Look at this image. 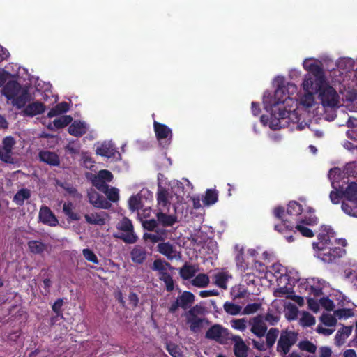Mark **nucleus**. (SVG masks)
Instances as JSON below:
<instances>
[{"instance_id": "1", "label": "nucleus", "mask_w": 357, "mask_h": 357, "mask_svg": "<svg viewBox=\"0 0 357 357\" xmlns=\"http://www.w3.org/2000/svg\"><path fill=\"white\" fill-rule=\"evenodd\" d=\"M162 177V174H158L157 202L160 211L157 213V220L163 226H172L177 221V218L174 215H167L164 211L168 209L171 204L174 205L181 202L185 194V185L188 190H191L192 186L188 179H183V181H172L168 186L165 187L163 186Z\"/></svg>"}, {"instance_id": "2", "label": "nucleus", "mask_w": 357, "mask_h": 357, "mask_svg": "<svg viewBox=\"0 0 357 357\" xmlns=\"http://www.w3.org/2000/svg\"><path fill=\"white\" fill-rule=\"evenodd\" d=\"M293 102L286 91H266L263 103L264 109L271 112V120L268 126L271 129H279L281 127L280 119L289 118L294 113V111L289 108Z\"/></svg>"}, {"instance_id": "3", "label": "nucleus", "mask_w": 357, "mask_h": 357, "mask_svg": "<svg viewBox=\"0 0 357 357\" xmlns=\"http://www.w3.org/2000/svg\"><path fill=\"white\" fill-rule=\"evenodd\" d=\"M317 238L318 241L313 243L312 246L316 251L315 255L321 261L330 263L344 254L345 250L337 245L345 246L346 241L335 238V232L331 227L322 226Z\"/></svg>"}, {"instance_id": "4", "label": "nucleus", "mask_w": 357, "mask_h": 357, "mask_svg": "<svg viewBox=\"0 0 357 357\" xmlns=\"http://www.w3.org/2000/svg\"><path fill=\"white\" fill-rule=\"evenodd\" d=\"M312 59H305L303 67L307 73L302 79L301 89H333L329 86L325 70L321 63L312 62Z\"/></svg>"}, {"instance_id": "5", "label": "nucleus", "mask_w": 357, "mask_h": 357, "mask_svg": "<svg viewBox=\"0 0 357 357\" xmlns=\"http://www.w3.org/2000/svg\"><path fill=\"white\" fill-rule=\"evenodd\" d=\"M324 108L357 105V91H315Z\"/></svg>"}, {"instance_id": "6", "label": "nucleus", "mask_w": 357, "mask_h": 357, "mask_svg": "<svg viewBox=\"0 0 357 357\" xmlns=\"http://www.w3.org/2000/svg\"><path fill=\"white\" fill-rule=\"evenodd\" d=\"M267 274L273 275L277 280L278 285L284 284L287 280L291 282H297L299 280V275L295 271H288L286 267L279 263L273 264Z\"/></svg>"}, {"instance_id": "7", "label": "nucleus", "mask_w": 357, "mask_h": 357, "mask_svg": "<svg viewBox=\"0 0 357 357\" xmlns=\"http://www.w3.org/2000/svg\"><path fill=\"white\" fill-rule=\"evenodd\" d=\"M8 103L17 109L23 107L30 100L28 91H1Z\"/></svg>"}, {"instance_id": "8", "label": "nucleus", "mask_w": 357, "mask_h": 357, "mask_svg": "<svg viewBox=\"0 0 357 357\" xmlns=\"http://www.w3.org/2000/svg\"><path fill=\"white\" fill-rule=\"evenodd\" d=\"M119 230L116 237L121 238L128 243H134L137 241V237L134 233L133 225L130 220L123 218L117 225Z\"/></svg>"}, {"instance_id": "9", "label": "nucleus", "mask_w": 357, "mask_h": 357, "mask_svg": "<svg viewBox=\"0 0 357 357\" xmlns=\"http://www.w3.org/2000/svg\"><path fill=\"white\" fill-rule=\"evenodd\" d=\"M296 340L297 335L294 331H282L277 344L278 351L282 356H286Z\"/></svg>"}, {"instance_id": "10", "label": "nucleus", "mask_w": 357, "mask_h": 357, "mask_svg": "<svg viewBox=\"0 0 357 357\" xmlns=\"http://www.w3.org/2000/svg\"><path fill=\"white\" fill-rule=\"evenodd\" d=\"M306 211L310 214L309 217L305 216L304 218L301 219L296 225V229L299 231L303 236L312 237L314 233L311 229L306 227L305 225H314L318 223L317 218L313 214L314 210L308 206L306 208Z\"/></svg>"}, {"instance_id": "11", "label": "nucleus", "mask_w": 357, "mask_h": 357, "mask_svg": "<svg viewBox=\"0 0 357 357\" xmlns=\"http://www.w3.org/2000/svg\"><path fill=\"white\" fill-rule=\"evenodd\" d=\"M15 140L10 136L6 137L0 145V160L6 163L13 164L16 160L13 156Z\"/></svg>"}, {"instance_id": "12", "label": "nucleus", "mask_w": 357, "mask_h": 357, "mask_svg": "<svg viewBox=\"0 0 357 357\" xmlns=\"http://www.w3.org/2000/svg\"><path fill=\"white\" fill-rule=\"evenodd\" d=\"M153 193L147 188H142L139 193L131 196L128 200L129 208L132 211L142 208L145 202L153 199Z\"/></svg>"}, {"instance_id": "13", "label": "nucleus", "mask_w": 357, "mask_h": 357, "mask_svg": "<svg viewBox=\"0 0 357 357\" xmlns=\"http://www.w3.org/2000/svg\"><path fill=\"white\" fill-rule=\"evenodd\" d=\"M317 92L315 91H299L296 101L298 107L310 109L318 105L317 101Z\"/></svg>"}, {"instance_id": "14", "label": "nucleus", "mask_w": 357, "mask_h": 357, "mask_svg": "<svg viewBox=\"0 0 357 357\" xmlns=\"http://www.w3.org/2000/svg\"><path fill=\"white\" fill-rule=\"evenodd\" d=\"M266 321H270L268 315L266 318L262 315L250 318L248 321L250 331L258 337H264L267 331Z\"/></svg>"}, {"instance_id": "15", "label": "nucleus", "mask_w": 357, "mask_h": 357, "mask_svg": "<svg viewBox=\"0 0 357 357\" xmlns=\"http://www.w3.org/2000/svg\"><path fill=\"white\" fill-rule=\"evenodd\" d=\"M195 301V296L190 291H185L178 296L176 301L169 306V312L171 313L176 312L179 307L184 310L190 307Z\"/></svg>"}, {"instance_id": "16", "label": "nucleus", "mask_w": 357, "mask_h": 357, "mask_svg": "<svg viewBox=\"0 0 357 357\" xmlns=\"http://www.w3.org/2000/svg\"><path fill=\"white\" fill-rule=\"evenodd\" d=\"M296 282H291L287 280L284 284L278 285V287L275 289L273 294L275 297H286L287 298H292L297 302L299 305L303 303V298L294 295L293 286Z\"/></svg>"}, {"instance_id": "17", "label": "nucleus", "mask_w": 357, "mask_h": 357, "mask_svg": "<svg viewBox=\"0 0 357 357\" xmlns=\"http://www.w3.org/2000/svg\"><path fill=\"white\" fill-rule=\"evenodd\" d=\"M153 128L157 139L160 144L169 145L172 139V132L167 126L153 121Z\"/></svg>"}, {"instance_id": "18", "label": "nucleus", "mask_w": 357, "mask_h": 357, "mask_svg": "<svg viewBox=\"0 0 357 357\" xmlns=\"http://www.w3.org/2000/svg\"><path fill=\"white\" fill-rule=\"evenodd\" d=\"M234 255L236 266L240 271L245 272L250 269L249 257L245 253L244 247L243 245H235Z\"/></svg>"}, {"instance_id": "19", "label": "nucleus", "mask_w": 357, "mask_h": 357, "mask_svg": "<svg viewBox=\"0 0 357 357\" xmlns=\"http://www.w3.org/2000/svg\"><path fill=\"white\" fill-rule=\"evenodd\" d=\"M96 153L106 157L113 158L115 160H121V154L116 150L114 144L111 141H105L96 148Z\"/></svg>"}, {"instance_id": "20", "label": "nucleus", "mask_w": 357, "mask_h": 357, "mask_svg": "<svg viewBox=\"0 0 357 357\" xmlns=\"http://www.w3.org/2000/svg\"><path fill=\"white\" fill-rule=\"evenodd\" d=\"M202 308L196 305L192 307L186 314V319L190 325V328L193 332H197L200 330L202 324V319L197 316L199 313Z\"/></svg>"}, {"instance_id": "21", "label": "nucleus", "mask_w": 357, "mask_h": 357, "mask_svg": "<svg viewBox=\"0 0 357 357\" xmlns=\"http://www.w3.org/2000/svg\"><path fill=\"white\" fill-rule=\"evenodd\" d=\"M38 218L40 222L50 227H56L59 225L58 219L47 206H42L40 207Z\"/></svg>"}, {"instance_id": "22", "label": "nucleus", "mask_w": 357, "mask_h": 357, "mask_svg": "<svg viewBox=\"0 0 357 357\" xmlns=\"http://www.w3.org/2000/svg\"><path fill=\"white\" fill-rule=\"evenodd\" d=\"M158 250L170 260L180 259L181 258L180 251H178L174 245L168 242L159 243L158 245Z\"/></svg>"}, {"instance_id": "23", "label": "nucleus", "mask_w": 357, "mask_h": 357, "mask_svg": "<svg viewBox=\"0 0 357 357\" xmlns=\"http://www.w3.org/2000/svg\"><path fill=\"white\" fill-rule=\"evenodd\" d=\"M84 218L89 224L98 226L104 225L109 221V215L105 211L89 213Z\"/></svg>"}, {"instance_id": "24", "label": "nucleus", "mask_w": 357, "mask_h": 357, "mask_svg": "<svg viewBox=\"0 0 357 357\" xmlns=\"http://www.w3.org/2000/svg\"><path fill=\"white\" fill-rule=\"evenodd\" d=\"M88 197L89 202L95 207L109 208L111 206V204L104 197L100 196L94 189H91L88 191Z\"/></svg>"}, {"instance_id": "25", "label": "nucleus", "mask_w": 357, "mask_h": 357, "mask_svg": "<svg viewBox=\"0 0 357 357\" xmlns=\"http://www.w3.org/2000/svg\"><path fill=\"white\" fill-rule=\"evenodd\" d=\"M331 81H329L328 88H338V89H347L346 85L344 82V73L339 69L333 70L330 73Z\"/></svg>"}, {"instance_id": "26", "label": "nucleus", "mask_w": 357, "mask_h": 357, "mask_svg": "<svg viewBox=\"0 0 357 357\" xmlns=\"http://www.w3.org/2000/svg\"><path fill=\"white\" fill-rule=\"evenodd\" d=\"M272 86L274 89H298L297 85L289 81L282 75H277L272 81Z\"/></svg>"}, {"instance_id": "27", "label": "nucleus", "mask_w": 357, "mask_h": 357, "mask_svg": "<svg viewBox=\"0 0 357 357\" xmlns=\"http://www.w3.org/2000/svg\"><path fill=\"white\" fill-rule=\"evenodd\" d=\"M88 129L89 126L84 121H75L68 127V132L71 135H74L75 137H80L85 134Z\"/></svg>"}, {"instance_id": "28", "label": "nucleus", "mask_w": 357, "mask_h": 357, "mask_svg": "<svg viewBox=\"0 0 357 357\" xmlns=\"http://www.w3.org/2000/svg\"><path fill=\"white\" fill-rule=\"evenodd\" d=\"M231 278V275L227 271H221L214 274L213 280L217 287L226 289L227 288V282Z\"/></svg>"}, {"instance_id": "29", "label": "nucleus", "mask_w": 357, "mask_h": 357, "mask_svg": "<svg viewBox=\"0 0 357 357\" xmlns=\"http://www.w3.org/2000/svg\"><path fill=\"white\" fill-rule=\"evenodd\" d=\"M352 328L351 326H344L337 332L335 336V343L337 346L340 347L345 343L346 340L351 333Z\"/></svg>"}, {"instance_id": "30", "label": "nucleus", "mask_w": 357, "mask_h": 357, "mask_svg": "<svg viewBox=\"0 0 357 357\" xmlns=\"http://www.w3.org/2000/svg\"><path fill=\"white\" fill-rule=\"evenodd\" d=\"M39 157L41 161L48 165L56 166L59 164V157L55 153L48 151H40Z\"/></svg>"}, {"instance_id": "31", "label": "nucleus", "mask_w": 357, "mask_h": 357, "mask_svg": "<svg viewBox=\"0 0 357 357\" xmlns=\"http://www.w3.org/2000/svg\"><path fill=\"white\" fill-rule=\"evenodd\" d=\"M235 341L234 350L236 356L246 357L248 354V347L239 336L234 337Z\"/></svg>"}, {"instance_id": "32", "label": "nucleus", "mask_w": 357, "mask_h": 357, "mask_svg": "<svg viewBox=\"0 0 357 357\" xmlns=\"http://www.w3.org/2000/svg\"><path fill=\"white\" fill-rule=\"evenodd\" d=\"M226 330L222 327L215 325L208 330L206 336L207 338L220 341L225 336Z\"/></svg>"}, {"instance_id": "33", "label": "nucleus", "mask_w": 357, "mask_h": 357, "mask_svg": "<svg viewBox=\"0 0 357 357\" xmlns=\"http://www.w3.org/2000/svg\"><path fill=\"white\" fill-rule=\"evenodd\" d=\"M307 282V284L310 287L312 292L317 296L321 294V291L326 285V282L319 278H313L308 279Z\"/></svg>"}, {"instance_id": "34", "label": "nucleus", "mask_w": 357, "mask_h": 357, "mask_svg": "<svg viewBox=\"0 0 357 357\" xmlns=\"http://www.w3.org/2000/svg\"><path fill=\"white\" fill-rule=\"evenodd\" d=\"M45 111V107L42 103L33 102L29 105L23 111V113L26 116H36L40 114Z\"/></svg>"}, {"instance_id": "35", "label": "nucleus", "mask_w": 357, "mask_h": 357, "mask_svg": "<svg viewBox=\"0 0 357 357\" xmlns=\"http://www.w3.org/2000/svg\"><path fill=\"white\" fill-rule=\"evenodd\" d=\"M342 195L350 202H357V184L356 183H349L342 192Z\"/></svg>"}, {"instance_id": "36", "label": "nucleus", "mask_w": 357, "mask_h": 357, "mask_svg": "<svg viewBox=\"0 0 357 357\" xmlns=\"http://www.w3.org/2000/svg\"><path fill=\"white\" fill-rule=\"evenodd\" d=\"M132 260L137 264H142L146 258V250L139 246H135L130 253Z\"/></svg>"}, {"instance_id": "37", "label": "nucleus", "mask_w": 357, "mask_h": 357, "mask_svg": "<svg viewBox=\"0 0 357 357\" xmlns=\"http://www.w3.org/2000/svg\"><path fill=\"white\" fill-rule=\"evenodd\" d=\"M198 267L195 265L185 264L179 271V273L185 280H188L193 278L198 272Z\"/></svg>"}, {"instance_id": "38", "label": "nucleus", "mask_w": 357, "mask_h": 357, "mask_svg": "<svg viewBox=\"0 0 357 357\" xmlns=\"http://www.w3.org/2000/svg\"><path fill=\"white\" fill-rule=\"evenodd\" d=\"M18 77L10 73V77L5 82V86L3 89H29L30 86H24L22 87L17 80Z\"/></svg>"}, {"instance_id": "39", "label": "nucleus", "mask_w": 357, "mask_h": 357, "mask_svg": "<svg viewBox=\"0 0 357 357\" xmlns=\"http://www.w3.org/2000/svg\"><path fill=\"white\" fill-rule=\"evenodd\" d=\"M68 110L69 105L66 102H62L59 104H57L54 107L52 108L49 111L47 116L50 118L57 116L67 112Z\"/></svg>"}, {"instance_id": "40", "label": "nucleus", "mask_w": 357, "mask_h": 357, "mask_svg": "<svg viewBox=\"0 0 357 357\" xmlns=\"http://www.w3.org/2000/svg\"><path fill=\"white\" fill-rule=\"evenodd\" d=\"M31 197V191L26 188H22L17 192L13 197V202L21 206L24 203L25 200H27Z\"/></svg>"}, {"instance_id": "41", "label": "nucleus", "mask_w": 357, "mask_h": 357, "mask_svg": "<svg viewBox=\"0 0 357 357\" xmlns=\"http://www.w3.org/2000/svg\"><path fill=\"white\" fill-rule=\"evenodd\" d=\"M209 282V277L206 274L199 273L192 278L190 283L196 287L204 288L208 284Z\"/></svg>"}, {"instance_id": "42", "label": "nucleus", "mask_w": 357, "mask_h": 357, "mask_svg": "<svg viewBox=\"0 0 357 357\" xmlns=\"http://www.w3.org/2000/svg\"><path fill=\"white\" fill-rule=\"evenodd\" d=\"M298 308L297 307L291 302L285 303L284 304V313L285 317L289 320H294L298 316Z\"/></svg>"}, {"instance_id": "43", "label": "nucleus", "mask_w": 357, "mask_h": 357, "mask_svg": "<svg viewBox=\"0 0 357 357\" xmlns=\"http://www.w3.org/2000/svg\"><path fill=\"white\" fill-rule=\"evenodd\" d=\"M225 312L231 315L242 314V307L232 302L227 301L223 305Z\"/></svg>"}, {"instance_id": "44", "label": "nucleus", "mask_w": 357, "mask_h": 357, "mask_svg": "<svg viewBox=\"0 0 357 357\" xmlns=\"http://www.w3.org/2000/svg\"><path fill=\"white\" fill-rule=\"evenodd\" d=\"M218 192L216 190H208L202 199L205 206H211L218 201Z\"/></svg>"}, {"instance_id": "45", "label": "nucleus", "mask_w": 357, "mask_h": 357, "mask_svg": "<svg viewBox=\"0 0 357 357\" xmlns=\"http://www.w3.org/2000/svg\"><path fill=\"white\" fill-rule=\"evenodd\" d=\"M319 319L320 323L327 327H334L337 324V317L330 313H324Z\"/></svg>"}, {"instance_id": "46", "label": "nucleus", "mask_w": 357, "mask_h": 357, "mask_svg": "<svg viewBox=\"0 0 357 357\" xmlns=\"http://www.w3.org/2000/svg\"><path fill=\"white\" fill-rule=\"evenodd\" d=\"M248 321L246 318L233 319L230 321L231 326L237 331L243 332L246 330Z\"/></svg>"}, {"instance_id": "47", "label": "nucleus", "mask_w": 357, "mask_h": 357, "mask_svg": "<svg viewBox=\"0 0 357 357\" xmlns=\"http://www.w3.org/2000/svg\"><path fill=\"white\" fill-rule=\"evenodd\" d=\"M29 250L33 254H40L45 249V245L40 241H30L28 242Z\"/></svg>"}, {"instance_id": "48", "label": "nucleus", "mask_w": 357, "mask_h": 357, "mask_svg": "<svg viewBox=\"0 0 357 357\" xmlns=\"http://www.w3.org/2000/svg\"><path fill=\"white\" fill-rule=\"evenodd\" d=\"M73 204L71 202H66L63 206V211L70 219L73 220H79V215L73 212Z\"/></svg>"}, {"instance_id": "49", "label": "nucleus", "mask_w": 357, "mask_h": 357, "mask_svg": "<svg viewBox=\"0 0 357 357\" xmlns=\"http://www.w3.org/2000/svg\"><path fill=\"white\" fill-rule=\"evenodd\" d=\"M299 322L304 327L311 326L315 324V318L309 312H303L301 314Z\"/></svg>"}, {"instance_id": "50", "label": "nucleus", "mask_w": 357, "mask_h": 357, "mask_svg": "<svg viewBox=\"0 0 357 357\" xmlns=\"http://www.w3.org/2000/svg\"><path fill=\"white\" fill-rule=\"evenodd\" d=\"M304 209L296 202H290L287 206V212L290 215H298Z\"/></svg>"}, {"instance_id": "51", "label": "nucleus", "mask_w": 357, "mask_h": 357, "mask_svg": "<svg viewBox=\"0 0 357 357\" xmlns=\"http://www.w3.org/2000/svg\"><path fill=\"white\" fill-rule=\"evenodd\" d=\"M169 264L161 259H156L153 262V270L159 272L160 276L162 274H167Z\"/></svg>"}, {"instance_id": "52", "label": "nucleus", "mask_w": 357, "mask_h": 357, "mask_svg": "<svg viewBox=\"0 0 357 357\" xmlns=\"http://www.w3.org/2000/svg\"><path fill=\"white\" fill-rule=\"evenodd\" d=\"M334 314L339 319H346L354 316L355 313L351 308H341L335 310Z\"/></svg>"}, {"instance_id": "53", "label": "nucleus", "mask_w": 357, "mask_h": 357, "mask_svg": "<svg viewBox=\"0 0 357 357\" xmlns=\"http://www.w3.org/2000/svg\"><path fill=\"white\" fill-rule=\"evenodd\" d=\"M73 121V118L69 115L61 116L53 121L54 126L56 128H61L68 125Z\"/></svg>"}, {"instance_id": "54", "label": "nucleus", "mask_w": 357, "mask_h": 357, "mask_svg": "<svg viewBox=\"0 0 357 357\" xmlns=\"http://www.w3.org/2000/svg\"><path fill=\"white\" fill-rule=\"evenodd\" d=\"M90 178L93 185L96 186L99 190L102 192L105 190L107 184L105 183V181H103L102 177H100L99 173H98L96 175H93Z\"/></svg>"}, {"instance_id": "55", "label": "nucleus", "mask_w": 357, "mask_h": 357, "mask_svg": "<svg viewBox=\"0 0 357 357\" xmlns=\"http://www.w3.org/2000/svg\"><path fill=\"white\" fill-rule=\"evenodd\" d=\"M261 307L260 303L248 304L242 310V314H252L258 312Z\"/></svg>"}, {"instance_id": "56", "label": "nucleus", "mask_w": 357, "mask_h": 357, "mask_svg": "<svg viewBox=\"0 0 357 357\" xmlns=\"http://www.w3.org/2000/svg\"><path fill=\"white\" fill-rule=\"evenodd\" d=\"M102 192H104L107 195V198L112 202H116L119 198V190L114 187L109 188L107 185L105 190H103Z\"/></svg>"}, {"instance_id": "57", "label": "nucleus", "mask_w": 357, "mask_h": 357, "mask_svg": "<svg viewBox=\"0 0 357 357\" xmlns=\"http://www.w3.org/2000/svg\"><path fill=\"white\" fill-rule=\"evenodd\" d=\"M278 335V331L275 328H271L266 333V344L268 347H272Z\"/></svg>"}, {"instance_id": "58", "label": "nucleus", "mask_w": 357, "mask_h": 357, "mask_svg": "<svg viewBox=\"0 0 357 357\" xmlns=\"http://www.w3.org/2000/svg\"><path fill=\"white\" fill-rule=\"evenodd\" d=\"M82 254L84 258L95 264H98V259L94 252L90 249L86 248L82 250Z\"/></svg>"}, {"instance_id": "59", "label": "nucleus", "mask_w": 357, "mask_h": 357, "mask_svg": "<svg viewBox=\"0 0 357 357\" xmlns=\"http://www.w3.org/2000/svg\"><path fill=\"white\" fill-rule=\"evenodd\" d=\"M160 279L164 281L167 291H171L174 289V281L169 274H162L160 276Z\"/></svg>"}, {"instance_id": "60", "label": "nucleus", "mask_w": 357, "mask_h": 357, "mask_svg": "<svg viewBox=\"0 0 357 357\" xmlns=\"http://www.w3.org/2000/svg\"><path fill=\"white\" fill-rule=\"evenodd\" d=\"M299 348L303 351H306L310 353H314L316 351V346L309 341H303L299 343Z\"/></svg>"}, {"instance_id": "61", "label": "nucleus", "mask_w": 357, "mask_h": 357, "mask_svg": "<svg viewBox=\"0 0 357 357\" xmlns=\"http://www.w3.org/2000/svg\"><path fill=\"white\" fill-rule=\"evenodd\" d=\"M167 349L173 357H183L181 352L180 351L179 347L172 343L167 344Z\"/></svg>"}, {"instance_id": "62", "label": "nucleus", "mask_w": 357, "mask_h": 357, "mask_svg": "<svg viewBox=\"0 0 357 357\" xmlns=\"http://www.w3.org/2000/svg\"><path fill=\"white\" fill-rule=\"evenodd\" d=\"M327 326L323 325L322 324H319L317 328H316V331L321 334V335H323L324 336H329L331 335V334L333 333V332L335 331V329L334 328H330V327L328 328H326Z\"/></svg>"}, {"instance_id": "63", "label": "nucleus", "mask_w": 357, "mask_h": 357, "mask_svg": "<svg viewBox=\"0 0 357 357\" xmlns=\"http://www.w3.org/2000/svg\"><path fill=\"white\" fill-rule=\"evenodd\" d=\"M246 294V291L241 289L239 287H233L231 291V295L234 299L244 298Z\"/></svg>"}, {"instance_id": "64", "label": "nucleus", "mask_w": 357, "mask_h": 357, "mask_svg": "<svg viewBox=\"0 0 357 357\" xmlns=\"http://www.w3.org/2000/svg\"><path fill=\"white\" fill-rule=\"evenodd\" d=\"M319 303H320V305L322 307L325 308L326 310L331 311V310H333L334 308V303H333V301H331V299H329L327 297L321 298L319 300Z\"/></svg>"}]
</instances>
